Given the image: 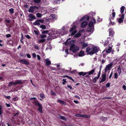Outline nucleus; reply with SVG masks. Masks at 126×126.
Here are the masks:
<instances>
[{
	"instance_id": "obj_43",
	"label": "nucleus",
	"mask_w": 126,
	"mask_h": 126,
	"mask_svg": "<svg viewBox=\"0 0 126 126\" xmlns=\"http://www.w3.org/2000/svg\"><path fill=\"white\" fill-rule=\"evenodd\" d=\"M2 112L3 110L2 107L0 105V114H2Z\"/></svg>"
},
{
	"instance_id": "obj_1",
	"label": "nucleus",
	"mask_w": 126,
	"mask_h": 126,
	"mask_svg": "<svg viewBox=\"0 0 126 126\" xmlns=\"http://www.w3.org/2000/svg\"><path fill=\"white\" fill-rule=\"evenodd\" d=\"M98 51V49L96 47H88L86 48V52L90 55H92L96 53Z\"/></svg>"
},
{
	"instance_id": "obj_31",
	"label": "nucleus",
	"mask_w": 126,
	"mask_h": 126,
	"mask_svg": "<svg viewBox=\"0 0 126 126\" xmlns=\"http://www.w3.org/2000/svg\"><path fill=\"white\" fill-rule=\"evenodd\" d=\"M101 65L100 66V70L99 71V73L98 74V75L97 76V78H99V77H100V72H101Z\"/></svg>"
},
{
	"instance_id": "obj_46",
	"label": "nucleus",
	"mask_w": 126,
	"mask_h": 126,
	"mask_svg": "<svg viewBox=\"0 0 126 126\" xmlns=\"http://www.w3.org/2000/svg\"><path fill=\"white\" fill-rule=\"evenodd\" d=\"M77 32V31L76 30H75L74 31H73V32H71L72 33L71 34V35L72 36L74 35Z\"/></svg>"
},
{
	"instance_id": "obj_25",
	"label": "nucleus",
	"mask_w": 126,
	"mask_h": 126,
	"mask_svg": "<svg viewBox=\"0 0 126 126\" xmlns=\"http://www.w3.org/2000/svg\"><path fill=\"white\" fill-rule=\"evenodd\" d=\"M118 68L117 70V71L119 73V75H120L121 73V69L120 66H118Z\"/></svg>"
},
{
	"instance_id": "obj_14",
	"label": "nucleus",
	"mask_w": 126,
	"mask_h": 126,
	"mask_svg": "<svg viewBox=\"0 0 126 126\" xmlns=\"http://www.w3.org/2000/svg\"><path fill=\"white\" fill-rule=\"evenodd\" d=\"M79 49V47H76L72 50V51L73 53H75Z\"/></svg>"
},
{
	"instance_id": "obj_16",
	"label": "nucleus",
	"mask_w": 126,
	"mask_h": 126,
	"mask_svg": "<svg viewBox=\"0 0 126 126\" xmlns=\"http://www.w3.org/2000/svg\"><path fill=\"white\" fill-rule=\"evenodd\" d=\"M115 12H113L112 13V16L111 17H110L109 18H110L112 20H113L115 17Z\"/></svg>"
},
{
	"instance_id": "obj_30",
	"label": "nucleus",
	"mask_w": 126,
	"mask_h": 126,
	"mask_svg": "<svg viewBox=\"0 0 126 126\" xmlns=\"http://www.w3.org/2000/svg\"><path fill=\"white\" fill-rule=\"evenodd\" d=\"M81 36V34L80 33H77L74 35V37L76 38L80 37Z\"/></svg>"
},
{
	"instance_id": "obj_29",
	"label": "nucleus",
	"mask_w": 126,
	"mask_h": 126,
	"mask_svg": "<svg viewBox=\"0 0 126 126\" xmlns=\"http://www.w3.org/2000/svg\"><path fill=\"white\" fill-rule=\"evenodd\" d=\"M46 39L44 38H42V39H40V40L38 41V43H41L45 42V41Z\"/></svg>"
},
{
	"instance_id": "obj_5",
	"label": "nucleus",
	"mask_w": 126,
	"mask_h": 126,
	"mask_svg": "<svg viewBox=\"0 0 126 126\" xmlns=\"http://www.w3.org/2000/svg\"><path fill=\"white\" fill-rule=\"evenodd\" d=\"M19 62L21 63H22L23 64H25L27 65H29L30 63L28 61L26 60L25 59H23L19 60Z\"/></svg>"
},
{
	"instance_id": "obj_21",
	"label": "nucleus",
	"mask_w": 126,
	"mask_h": 126,
	"mask_svg": "<svg viewBox=\"0 0 126 126\" xmlns=\"http://www.w3.org/2000/svg\"><path fill=\"white\" fill-rule=\"evenodd\" d=\"M33 25H40V23L39 21H38V20H36L33 23Z\"/></svg>"
},
{
	"instance_id": "obj_36",
	"label": "nucleus",
	"mask_w": 126,
	"mask_h": 126,
	"mask_svg": "<svg viewBox=\"0 0 126 126\" xmlns=\"http://www.w3.org/2000/svg\"><path fill=\"white\" fill-rule=\"evenodd\" d=\"M12 99L14 101H16L18 100V98L17 96H16L15 97L13 98Z\"/></svg>"
},
{
	"instance_id": "obj_10",
	"label": "nucleus",
	"mask_w": 126,
	"mask_h": 126,
	"mask_svg": "<svg viewBox=\"0 0 126 126\" xmlns=\"http://www.w3.org/2000/svg\"><path fill=\"white\" fill-rule=\"evenodd\" d=\"M88 23L87 21L83 22L81 24V27L82 28H84L88 24Z\"/></svg>"
},
{
	"instance_id": "obj_6",
	"label": "nucleus",
	"mask_w": 126,
	"mask_h": 126,
	"mask_svg": "<svg viewBox=\"0 0 126 126\" xmlns=\"http://www.w3.org/2000/svg\"><path fill=\"white\" fill-rule=\"evenodd\" d=\"M109 36L111 37L113 36V35L114 33V32L113 29L110 28L109 30Z\"/></svg>"
},
{
	"instance_id": "obj_52",
	"label": "nucleus",
	"mask_w": 126,
	"mask_h": 126,
	"mask_svg": "<svg viewBox=\"0 0 126 126\" xmlns=\"http://www.w3.org/2000/svg\"><path fill=\"white\" fill-rule=\"evenodd\" d=\"M46 24L47 25H48V24L50 23V21L49 19L46 20Z\"/></svg>"
},
{
	"instance_id": "obj_57",
	"label": "nucleus",
	"mask_w": 126,
	"mask_h": 126,
	"mask_svg": "<svg viewBox=\"0 0 126 126\" xmlns=\"http://www.w3.org/2000/svg\"><path fill=\"white\" fill-rule=\"evenodd\" d=\"M81 114H76L75 115V116L78 117H81Z\"/></svg>"
},
{
	"instance_id": "obj_63",
	"label": "nucleus",
	"mask_w": 126,
	"mask_h": 126,
	"mask_svg": "<svg viewBox=\"0 0 126 126\" xmlns=\"http://www.w3.org/2000/svg\"><path fill=\"white\" fill-rule=\"evenodd\" d=\"M30 99L31 100H34H34H36V97H32L30 98Z\"/></svg>"
},
{
	"instance_id": "obj_17",
	"label": "nucleus",
	"mask_w": 126,
	"mask_h": 126,
	"mask_svg": "<svg viewBox=\"0 0 126 126\" xmlns=\"http://www.w3.org/2000/svg\"><path fill=\"white\" fill-rule=\"evenodd\" d=\"M31 8L33 9L34 11L35 10V11H37L39 9L38 7L36 6H31Z\"/></svg>"
},
{
	"instance_id": "obj_13",
	"label": "nucleus",
	"mask_w": 126,
	"mask_h": 126,
	"mask_svg": "<svg viewBox=\"0 0 126 126\" xmlns=\"http://www.w3.org/2000/svg\"><path fill=\"white\" fill-rule=\"evenodd\" d=\"M95 70L94 68L91 71L89 72H87V73L89 75H92L94 73Z\"/></svg>"
},
{
	"instance_id": "obj_7",
	"label": "nucleus",
	"mask_w": 126,
	"mask_h": 126,
	"mask_svg": "<svg viewBox=\"0 0 126 126\" xmlns=\"http://www.w3.org/2000/svg\"><path fill=\"white\" fill-rule=\"evenodd\" d=\"M89 19V17L87 16H84L81 19V21H83L84 20H86L87 21H88Z\"/></svg>"
},
{
	"instance_id": "obj_23",
	"label": "nucleus",
	"mask_w": 126,
	"mask_h": 126,
	"mask_svg": "<svg viewBox=\"0 0 126 126\" xmlns=\"http://www.w3.org/2000/svg\"><path fill=\"white\" fill-rule=\"evenodd\" d=\"M90 117V115H81V117H83L85 118H89Z\"/></svg>"
},
{
	"instance_id": "obj_56",
	"label": "nucleus",
	"mask_w": 126,
	"mask_h": 126,
	"mask_svg": "<svg viewBox=\"0 0 126 126\" xmlns=\"http://www.w3.org/2000/svg\"><path fill=\"white\" fill-rule=\"evenodd\" d=\"M26 55L28 58H31V57L29 53H27L26 54Z\"/></svg>"
},
{
	"instance_id": "obj_12",
	"label": "nucleus",
	"mask_w": 126,
	"mask_h": 126,
	"mask_svg": "<svg viewBox=\"0 0 126 126\" xmlns=\"http://www.w3.org/2000/svg\"><path fill=\"white\" fill-rule=\"evenodd\" d=\"M112 49V47H109L108 49H106V51L107 53H110Z\"/></svg>"
},
{
	"instance_id": "obj_32",
	"label": "nucleus",
	"mask_w": 126,
	"mask_h": 126,
	"mask_svg": "<svg viewBox=\"0 0 126 126\" xmlns=\"http://www.w3.org/2000/svg\"><path fill=\"white\" fill-rule=\"evenodd\" d=\"M16 82L17 84H23L21 80H18L16 81Z\"/></svg>"
},
{
	"instance_id": "obj_18",
	"label": "nucleus",
	"mask_w": 126,
	"mask_h": 126,
	"mask_svg": "<svg viewBox=\"0 0 126 126\" xmlns=\"http://www.w3.org/2000/svg\"><path fill=\"white\" fill-rule=\"evenodd\" d=\"M39 108L38 109V110L41 113H42L43 112V111L42 110V105H41L40 106V107H39Z\"/></svg>"
},
{
	"instance_id": "obj_53",
	"label": "nucleus",
	"mask_w": 126,
	"mask_h": 126,
	"mask_svg": "<svg viewBox=\"0 0 126 126\" xmlns=\"http://www.w3.org/2000/svg\"><path fill=\"white\" fill-rule=\"evenodd\" d=\"M28 11L29 12H34V10L33 9L31 8V7L30 8V9L28 10Z\"/></svg>"
},
{
	"instance_id": "obj_3",
	"label": "nucleus",
	"mask_w": 126,
	"mask_h": 126,
	"mask_svg": "<svg viewBox=\"0 0 126 126\" xmlns=\"http://www.w3.org/2000/svg\"><path fill=\"white\" fill-rule=\"evenodd\" d=\"M106 73H104L102 75V79H101V80H99V82L100 83H101L105 81L106 80Z\"/></svg>"
},
{
	"instance_id": "obj_4",
	"label": "nucleus",
	"mask_w": 126,
	"mask_h": 126,
	"mask_svg": "<svg viewBox=\"0 0 126 126\" xmlns=\"http://www.w3.org/2000/svg\"><path fill=\"white\" fill-rule=\"evenodd\" d=\"M94 28L93 27H88L86 29V31L87 32H91V33H92L94 32Z\"/></svg>"
},
{
	"instance_id": "obj_11",
	"label": "nucleus",
	"mask_w": 126,
	"mask_h": 126,
	"mask_svg": "<svg viewBox=\"0 0 126 126\" xmlns=\"http://www.w3.org/2000/svg\"><path fill=\"white\" fill-rule=\"evenodd\" d=\"M46 62V65L47 66L50 65L51 63V61L49 60L48 58H47L45 60Z\"/></svg>"
},
{
	"instance_id": "obj_26",
	"label": "nucleus",
	"mask_w": 126,
	"mask_h": 126,
	"mask_svg": "<svg viewBox=\"0 0 126 126\" xmlns=\"http://www.w3.org/2000/svg\"><path fill=\"white\" fill-rule=\"evenodd\" d=\"M88 45L87 43L84 42L82 44V48H85V47L87 46Z\"/></svg>"
},
{
	"instance_id": "obj_15",
	"label": "nucleus",
	"mask_w": 126,
	"mask_h": 126,
	"mask_svg": "<svg viewBox=\"0 0 126 126\" xmlns=\"http://www.w3.org/2000/svg\"><path fill=\"white\" fill-rule=\"evenodd\" d=\"M76 28V25H74L73 26L72 28H71L69 30V31L70 32H71L73 31H74Z\"/></svg>"
},
{
	"instance_id": "obj_9",
	"label": "nucleus",
	"mask_w": 126,
	"mask_h": 126,
	"mask_svg": "<svg viewBox=\"0 0 126 126\" xmlns=\"http://www.w3.org/2000/svg\"><path fill=\"white\" fill-rule=\"evenodd\" d=\"M57 101L58 102L62 105H66L67 103L66 102L60 99L58 100Z\"/></svg>"
},
{
	"instance_id": "obj_58",
	"label": "nucleus",
	"mask_w": 126,
	"mask_h": 126,
	"mask_svg": "<svg viewBox=\"0 0 126 126\" xmlns=\"http://www.w3.org/2000/svg\"><path fill=\"white\" fill-rule=\"evenodd\" d=\"M32 57L33 58H35L36 57V55L35 53H33L32 54Z\"/></svg>"
},
{
	"instance_id": "obj_27",
	"label": "nucleus",
	"mask_w": 126,
	"mask_h": 126,
	"mask_svg": "<svg viewBox=\"0 0 126 126\" xmlns=\"http://www.w3.org/2000/svg\"><path fill=\"white\" fill-rule=\"evenodd\" d=\"M75 45L74 44H72L70 46V50L72 51V50L75 48Z\"/></svg>"
},
{
	"instance_id": "obj_38",
	"label": "nucleus",
	"mask_w": 126,
	"mask_h": 126,
	"mask_svg": "<svg viewBox=\"0 0 126 126\" xmlns=\"http://www.w3.org/2000/svg\"><path fill=\"white\" fill-rule=\"evenodd\" d=\"M123 19H122V18H118V21L119 23H123Z\"/></svg>"
},
{
	"instance_id": "obj_54",
	"label": "nucleus",
	"mask_w": 126,
	"mask_h": 126,
	"mask_svg": "<svg viewBox=\"0 0 126 126\" xmlns=\"http://www.w3.org/2000/svg\"><path fill=\"white\" fill-rule=\"evenodd\" d=\"M25 36L28 39H29L31 38V37L28 34H27L26 35H25Z\"/></svg>"
},
{
	"instance_id": "obj_64",
	"label": "nucleus",
	"mask_w": 126,
	"mask_h": 126,
	"mask_svg": "<svg viewBox=\"0 0 126 126\" xmlns=\"http://www.w3.org/2000/svg\"><path fill=\"white\" fill-rule=\"evenodd\" d=\"M123 88L124 90H126V86L125 85H123Z\"/></svg>"
},
{
	"instance_id": "obj_22",
	"label": "nucleus",
	"mask_w": 126,
	"mask_h": 126,
	"mask_svg": "<svg viewBox=\"0 0 126 126\" xmlns=\"http://www.w3.org/2000/svg\"><path fill=\"white\" fill-rule=\"evenodd\" d=\"M93 24L94 23L93 22L91 21H90V23L89 24L88 26L89 27H93L94 28V26Z\"/></svg>"
},
{
	"instance_id": "obj_40",
	"label": "nucleus",
	"mask_w": 126,
	"mask_h": 126,
	"mask_svg": "<svg viewBox=\"0 0 126 126\" xmlns=\"http://www.w3.org/2000/svg\"><path fill=\"white\" fill-rule=\"evenodd\" d=\"M50 93L51 95L52 96H55L56 95V94L52 90H51L50 91Z\"/></svg>"
},
{
	"instance_id": "obj_37",
	"label": "nucleus",
	"mask_w": 126,
	"mask_h": 126,
	"mask_svg": "<svg viewBox=\"0 0 126 126\" xmlns=\"http://www.w3.org/2000/svg\"><path fill=\"white\" fill-rule=\"evenodd\" d=\"M40 28L43 29H45L46 28V26L44 25H41L40 26Z\"/></svg>"
},
{
	"instance_id": "obj_42",
	"label": "nucleus",
	"mask_w": 126,
	"mask_h": 126,
	"mask_svg": "<svg viewBox=\"0 0 126 126\" xmlns=\"http://www.w3.org/2000/svg\"><path fill=\"white\" fill-rule=\"evenodd\" d=\"M49 32V31L47 30H45L42 32V33L43 34H47Z\"/></svg>"
},
{
	"instance_id": "obj_19",
	"label": "nucleus",
	"mask_w": 126,
	"mask_h": 126,
	"mask_svg": "<svg viewBox=\"0 0 126 126\" xmlns=\"http://www.w3.org/2000/svg\"><path fill=\"white\" fill-rule=\"evenodd\" d=\"M84 52L83 51H81L79 52L78 54V56L79 57L83 56L84 55Z\"/></svg>"
},
{
	"instance_id": "obj_34",
	"label": "nucleus",
	"mask_w": 126,
	"mask_h": 126,
	"mask_svg": "<svg viewBox=\"0 0 126 126\" xmlns=\"http://www.w3.org/2000/svg\"><path fill=\"white\" fill-rule=\"evenodd\" d=\"M98 78H97V77H95L93 79V82L95 83H96V80L97 79H98Z\"/></svg>"
},
{
	"instance_id": "obj_35",
	"label": "nucleus",
	"mask_w": 126,
	"mask_h": 126,
	"mask_svg": "<svg viewBox=\"0 0 126 126\" xmlns=\"http://www.w3.org/2000/svg\"><path fill=\"white\" fill-rule=\"evenodd\" d=\"M40 96L42 99L45 98V97L43 93L40 94Z\"/></svg>"
},
{
	"instance_id": "obj_45",
	"label": "nucleus",
	"mask_w": 126,
	"mask_h": 126,
	"mask_svg": "<svg viewBox=\"0 0 126 126\" xmlns=\"http://www.w3.org/2000/svg\"><path fill=\"white\" fill-rule=\"evenodd\" d=\"M36 15L37 17H41L42 16L41 14L40 13H36Z\"/></svg>"
},
{
	"instance_id": "obj_33",
	"label": "nucleus",
	"mask_w": 126,
	"mask_h": 126,
	"mask_svg": "<svg viewBox=\"0 0 126 126\" xmlns=\"http://www.w3.org/2000/svg\"><path fill=\"white\" fill-rule=\"evenodd\" d=\"M9 11L11 14H13L14 13V9L13 8L10 9Z\"/></svg>"
},
{
	"instance_id": "obj_28",
	"label": "nucleus",
	"mask_w": 126,
	"mask_h": 126,
	"mask_svg": "<svg viewBox=\"0 0 126 126\" xmlns=\"http://www.w3.org/2000/svg\"><path fill=\"white\" fill-rule=\"evenodd\" d=\"M59 118L60 119L64 120H65L66 119V118L65 116H61L60 114H59Z\"/></svg>"
},
{
	"instance_id": "obj_49",
	"label": "nucleus",
	"mask_w": 126,
	"mask_h": 126,
	"mask_svg": "<svg viewBox=\"0 0 126 126\" xmlns=\"http://www.w3.org/2000/svg\"><path fill=\"white\" fill-rule=\"evenodd\" d=\"M101 61L102 64H103L106 61V59H103L102 60H100V62H101Z\"/></svg>"
},
{
	"instance_id": "obj_47",
	"label": "nucleus",
	"mask_w": 126,
	"mask_h": 126,
	"mask_svg": "<svg viewBox=\"0 0 126 126\" xmlns=\"http://www.w3.org/2000/svg\"><path fill=\"white\" fill-rule=\"evenodd\" d=\"M34 2L35 3H39L41 1V0H33Z\"/></svg>"
},
{
	"instance_id": "obj_62",
	"label": "nucleus",
	"mask_w": 126,
	"mask_h": 126,
	"mask_svg": "<svg viewBox=\"0 0 126 126\" xmlns=\"http://www.w3.org/2000/svg\"><path fill=\"white\" fill-rule=\"evenodd\" d=\"M11 36V35L10 34H7L6 35V37L7 38H9Z\"/></svg>"
},
{
	"instance_id": "obj_50",
	"label": "nucleus",
	"mask_w": 126,
	"mask_h": 126,
	"mask_svg": "<svg viewBox=\"0 0 126 126\" xmlns=\"http://www.w3.org/2000/svg\"><path fill=\"white\" fill-rule=\"evenodd\" d=\"M112 98L111 97H105L103 98L102 99L103 100H104L106 99H111Z\"/></svg>"
},
{
	"instance_id": "obj_39",
	"label": "nucleus",
	"mask_w": 126,
	"mask_h": 126,
	"mask_svg": "<svg viewBox=\"0 0 126 126\" xmlns=\"http://www.w3.org/2000/svg\"><path fill=\"white\" fill-rule=\"evenodd\" d=\"M118 75L117 73H114V79H117L118 78Z\"/></svg>"
},
{
	"instance_id": "obj_59",
	"label": "nucleus",
	"mask_w": 126,
	"mask_h": 126,
	"mask_svg": "<svg viewBox=\"0 0 126 126\" xmlns=\"http://www.w3.org/2000/svg\"><path fill=\"white\" fill-rule=\"evenodd\" d=\"M110 85V84L109 82L106 85V87H109Z\"/></svg>"
},
{
	"instance_id": "obj_61",
	"label": "nucleus",
	"mask_w": 126,
	"mask_h": 126,
	"mask_svg": "<svg viewBox=\"0 0 126 126\" xmlns=\"http://www.w3.org/2000/svg\"><path fill=\"white\" fill-rule=\"evenodd\" d=\"M5 96V97H6V98L8 99H10L11 98L10 96H7L5 95V96Z\"/></svg>"
},
{
	"instance_id": "obj_60",
	"label": "nucleus",
	"mask_w": 126,
	"mask_h": 126,
	"mask_svg": "<svg viewBox=\"0 0 126 126\" xmlns=\"http://www.w3.org/2000/svg\"><path fill=\"white\" fill-rule=\"evenodd\" d=\"M51 16L53 18H55L56 16L54 14H52L51 15Z\"/></svg>"
},
{
	"instance_id": "obj_8",
	"label": "nucleus",
	"mask_w": 126,
	"mask_h": 126,
	"mask_svg": "<svg viewBox=\"0 0 126 126\" xmlns=\"http://www.w3.org/2000/svg\"><path fill=\"white\" fill-rule=\"evenodd\" d=\"M38 100H34V102L33 103L35 106H38V107H40V106L42 105L41 104H40L38 102Z\"/></svg>"
},
{
	"instance_id": "obj_24",
	"label": "nucleus",
	"mask_w": 126,
	"mask_h": 126,
	"mask_svg": "<svg viewBox=\"0 0 126 126\" xmlns=\"http://www.w3.org/2000/svg\"><path fill=\"white\" fill-rule=\"evenodd\" d=\"M125 7L123 6H122L120 8V12L121 14H122L124 12Z\"/></svg>"
},
{
	"instance_id": "obj_41",
	"label": "nucleus",
	"mask_w": 126,
	"mask_h": 126,
	"mask_svg": "<svg viewBox=\"0 0 126 126\" xmlns=\"http://www.w3.org/2000/svg\"><path fill=\"white\" fill-rule=\"evenodd\" d=\"M112 19H110V18L109 19V20L110 21V24H111L112 25H113L114 24H115V22H112L111 21V20Z\"/></svg>"
},
{
	"instance_id": "obj_55",
	"label": "nucleus",
	"mask_w": 126,
	"mask_h": 126,
	"mask_svg": "<svg viewBox=\"0 0 126 126\" xmlns=\"http://www.w3.org/2000/svg\"><path fill=\"white\" fill-rule=\"evenodd\" d=\"M38 21H39V23H43L44 21L42 19H38Z\"/></svg>"
},
{
	"instance_id": "obj_51",
	"label": "nucleus",
	"mask_w": 126,
	"mask_h": 126,
	"mask_svg": "<svg viewBox=\"0 0 126 126\" xmlns=\"http://www.w3.org/2000/svg\"><path fill=\"white\" fill-rule=\"evenodd\" d=\"M34 33L36 34L37 35H38L39 34V32L38 31H36L35 30H34Z\"/></svg>"
},
{
	"instance_id": "obj_20",
	"label": "nucleus",
	"mask_w": 126,
	"mask_h": 126,
	"mask_svg": "<svg viewBox=\"0 0 126 126\" xmlns=\"http://www.w3.org/2000/svg\"><path fill=\"white\" fill-rule=\"evenodd\" d=\"M29 17L31 18L35 19L36 17L33 15L32 14H30L29 15Z\"/></svg>"
},
{
	"instance_id": "obj_44",
	"label": "nucleus",
	"mask_w": 126,
	"mask_h": 126,
	"mask_svg": "<svg viewBox=\"0 0 126 126\" xmlns=\"http://www.w3.org/2000/svg\"><path fill=\"white\" fill-rule=\"evenodd\" d=\"M98 18L97 19V21H98L99 22L102 21V18H100V17L99 16H97Z\"/></svg>"
},
{
	"instance_id": "obj_2",
	"label": "nucleus",
	"mask_w": 126,
	"mask_h": 126,
	"mask_svg": "<svg viewBox=\"0 0 126 126\" xmlns=\"http://www.w3.org/2000/svg\"><path fill=\"white\" fill-rule=\"evenodd\" d=\"M113 64V63L111 62L110 63L107 65L105 69V72H106L107 71L110 70Z\"/></svg>"
},
{
	"instance_id": "obj_48",
	"label": "nucleus",
	"mask_w": 126,
	"mask_h": 126,
	"mask_svg": "<svg viewBox=\"0 0 126 126\" xmlns=\"http://www.w3.org/2000/svg\"><path fill=\"white\" fill-rule=\"evenodd\" d=\"M46 37V35H45L41 34L40 35V37L41 38H44Z\"/></svg>"
}]
</instances>
